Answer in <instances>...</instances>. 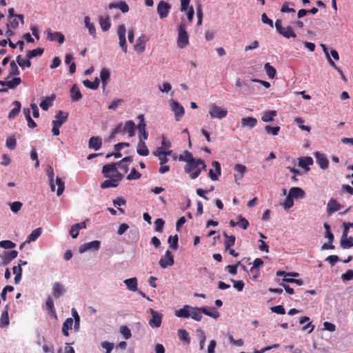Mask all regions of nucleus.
Returning a JSON list of instances; mask_svg holds the SVG:
<instances>
[{
    "instance_id": "1",
    "label": "nucleus",
    "mask_w": 353,
    "mask_h": 353,
    "mask_svg": "<svg viewBox=\"0 0 353 353\" xmlns=\"http://www.w3.org/2000/svg\"><path fill=\"white\" fill-rule=\"evenodd\" d=\"M174 314L179 318L187 319L191 317L196 321H200L203 317L202 307L185 305L182 308L175 310Z\"/></svg>"
},
{
    "instance_id": "2",
    "label": "nucleus",
    "mask_w": 353,
    "mask_h": 353,
    "mask_svg": "<svg viewBox=\"0 0 353 353\" xmlns=\"http://www.w3.org/2000/svg\"><path fill=\"white\" fill-rule=\"evenodd\" d=\"M46 174L48 177L50 189L52 192L55 190V185H57L58 188L57 191V196H60L64 191L65 189V183L64 182L57 176L55 179V182L54 181V170L52 166L48 165L46 170Z\"/></svg>"
},
{
    "instance_id": "3",
    "label": "nucleus",
    "mask_w": 353,
    "mask_h": 353,
    "mask_svg": "<svg viewBox=\"0 0 353 353\" xmlns=\"http://www.w3.org/2000/svg\"><path fill=\"white\" fill-rule=\"evenodd\" d=\"M102 174L103 176L108 179H119V182L123 179V175L118 171V169L116 168V164H107L103 166L102 168Z\"/></svg>"
},
{
    "instance_id": "4",
    "label": "nucleus",
    "mask_w": 353,
    "mask_h": 353,
    "mask_svg": "<svg viewBox=\"0 0 353 353\" xmlns=\"http://www.w3.org/2000/svg\"><path fill=\"white\" fill-rule=\"evenodd\" d=\"M189 44V37L186 32V25L181 21L178 27L177 45L180 48H184Z\"/></svg>"
},
{
    "instance_id": "5",
    "label": "nucleus",
    "mask_w": 353,
    "mask_h": 353,
    "mask_svg": "<svg viewBox=\"0 0 353 353\" xmlns=\"http://www.w3.org/2000/svg\"><path fill=\"white\" fill-rule=\"evenodd\" d=\"M200 159H194L192 161L185 165L184 170L186 173L190 174L191 179H196L201 174L199 168Z\"/></svg>"
},
{
    "instance_id": "6",
    "label": "nucleus",
    "mask_w": 353,
    "mask_h": 353,
    "mask_svg": "<svg viewBox=\"0 0 353 353\" xmlns=\"http://www.w3.org/2000/svg\"><path fill=\"white\" fill-rule=\"evenodd\" d=\"M208 114L211 119H222L227 116L228 110L215 103H211L209 105Z\"/></svg>"
},
{
    "instance_id": "7",
    "label": "nucleus",
    "mask_w": 353,
    "mask_h": 353,
    "mask_svg": "<svg viewBox=\"0 0 353 353\" xmlns=\"http://www.w3.org/2000/svg\"><path fill=\"white\" fill-rule=\"evenodd\" d=\"M275 28L276 31L284 37L285 38L289 39L291 37L295 38L296 34L294 32L291 26L283 27L282 21L281 19H276L275 21Z\"/></svg>"
},
{
    "instance_id": "8",
    "label": "nucleus",
    "mask_w": 353,
    "mask_h": 353,
    "mask_svg": "<svg viewBox=\"0 0 353 353\" xmlns=\"http://www.w3.org/2000/svg\"><path fill=\"white\" fill-rule=\"evenodd\" d=\"M117 34L119 37V46L121 47L122 51L124 53H127L128 52V46L126 43V28L124 24H120L118 26L117 30Z\"/></svg>"
},
{
    "instance_id": "9",
    "label": "nucleus",
    "mask_w": 353,
    "mask_h": 353,
    "mask_svg": "<svg viewBox=\"0 0 353 353\" xmlns=\"http://www.w3.org/2000/svg\"><path fill=\"white\" fill-rule=\"evenodd\" d=\"M101 241L94 240L88 243H85L79 247V252L83 254L87 251L97 252L99 250Z\"/></svg>"
},
{
    "instance_id": "10",
    "label": "nucleus",
    "mask_w": 353,
    "mask_h": 353,
    "mask_svg": "<svg viewBox=\"0 0 353 353\" xmlns=\"http://www.w3.org/2000/svg\"><path fill=\"white\" fill-rule=\"evenodd\" d=\"M174 263V255L168 250L165 254L161 256L159 261V264L162 269H165L168 266H172Z\"/></svg>"
},
{
    "instance_id": "11",
    "label": "nucleus",
    "mask_w": 353,
    "mask_h": 353,
    "mask_svg": "<svg viewBox=\"0 0 353 353\" xmlns=\"http://www.w3.org/2000/svg\"><path fill=\"white\" fill-rule=\"evenodd\" d=\"M169 103L171 107V110L174 113L176 121H179L181 118L184 115V108L179 102L173 99L170 100Z\"/></svg>"
},
{
    "instance_id": "12",
    "label": "nucleus",
    "mask_w": 353,
    "mask_h": 353,
    "mask_svg": "<svg viewBox=\"0 0 353 353\" xmlns=\"http://www.w3.org/2000/svg\"><path fill=\"white\" fill-rule=\"evenodd\" d=\"M171 9V5L164 1H160L157 5V11L161 19L168 17Z\"/></svg>"
},
{
    "instance_id": "13",
    "label": "nucleus",
    "mask_w": 353,
    "mask_h": 353,
    "mask_svg": "<svg viewBox=\"0 0 353 353\" xmlns=\"http://www.w3.org/2000/svg\"><path fill=\"white\" fill-rule=\"evenodd\" d=\"M66 289L65 286L60 282H54L52 288V296L57 299L65 294Z\"/></svg>"
},
{
    "instance_id": "14",
    "label": "nucleus",
    "mask_w": 353,
    "mask_h": 353,
    "mask_svg": "<svg viewBox=\"0 0 353 353\" xmlns=\"http://www.w3.org/2000/svg\"><path fill=\"white\" fill-rule=\"evenodd\" d=\"M152 314V319L149 321V324L152 327H159L161 325L163 315L153 309H150Z\"/></svg>"
},
{
    "instance_id": "15",
    "label": "nucleus",
    "mask_w": 353,
    "mask_h": 353,
    "mask_svg": "<svg viewBox=\"0 0 353 353\" xmlns=\"http://www.w3.org/2000/svg\"><path fill=\"white\" fill-rule=\"evenodd\" d=\"M139 121L137 128L139 132V137L141 136V140H146L148 137V134L146 132V124L145 123L144 117L143 114H140L137 117Z\"/></svg>"
},
{
    "instance_id": "16",
    "label": "nucleus",
    "mask_w": 353,
    "mask_h": 353,
    "mask_svg": "<svg viewBox=\"0 0 353 353\" xmlns=\"http://www.w3.org/2000/svg\"><path fill=\"white\" fill-rule=\"evenodd\" d=\"M149 40V37L148 35L145 34H142L138 39H137V42L134 46V49L135 51L139 52L140 53L143 52L145 48V43Z\"/></svg>"
},
{
    "instance_id": "17",
    "label": "nucleus",
    "mask_w": 353,
    "mask_h": 353,
    "mask_svg": "<svg viewBox=\"0 0 353 353\" xmlns=\"http://www.w3.org/2000/svg\"><path fill=\"white\" fill-rule=\"evenodd\" d=\"M47 33V39L51 41H57L59 44L63 43L65 41L64 35L60 32H52L50 29L46 30Z\"/></svg>"
},
{
    "instance_id": "18",
    "label": "nucleus",
    "mask_w": 353,
    "mask_h": 353,
    "mask_svg": "<svg viewBox=\"0 0 353 353\" xmlns=\"http://www.w3.org/2000/svg\"><path fill=\"white\" fill-rule=\"evenodd\" d=\"M172 153V150H168V152H163L161 148H157L155 152H154V155L157 157L159 160V164H166L169 159L168 157L171 156Z\"/></svg>"
},
{
    "instance_id": "19",
    "label": "nucleus",
    "mask_w": 353,
    "mask_h": 353,
    "mask_svg": "<svg viewBox=\"0 0 353 353\" xmlns=\"http://www.w3.org/2000/svg\"><path fill=\"white\" fill-rule=\"evenodd\" d=\"M314 157L316 158V163L321 169L325 170L328 168L329 161L324 154L316 152L314 153Z\"/></svg>"
},
{
    "instance_id": "20",
    "label": "nucleus",
    "mask_w": 353,
    "mask_h": 353,
    "mask_svg": "<svg viewBox=\"0 0 353 353\" xmlns=\"http://www.w3.org/2000/svg\"><path fill=\"white\" fill-rule=\"evenodd\" d=\"M343 205L338 203L337 201L333 198L330 199L327 204V213L328 216H331L335 212L341 210Z\"/></svg>"
},
{
    "instance_id": "21",
    "label": "nucleus",
    "mask_w": 353,
    "mask_h": 353,
    "mask_svg": "<svg viewBox=\"0 0 353 353\" xmlns=\"http://www.w3.org/2000/svg\"><path fill=\"white\" fill-rule=\"evenodd\" d=\"M212 165L215 169V172L213 170L210 169L209 170L208 176L212 181H216L219 179V176L221 174V165L218 161H212Z\"/></svg>"
},
{
    "instance_id": "22",
    "label": "nucleus",
    "mask_w": 353,
    "mask_h": 353,
    "mask_svg": "<svg viewBox=\"0 0 353 353\" xmlns=\"http://www.w3.org/2000/svg\"><path fill=\"white\" fill-rule=\"evenodd\" d=\"M137 128V127L133 121H128L124 123L123 130L128 133L129 137H132L135 135Z\"/></svg>"
},
{
    "instance_id": "23",
    "label": "nucleus",
    "mask_w": 353,
    "mask_h": 353,
    "mask_svg": "<svg viewBox=\"0 0 353 353\" xmlns=\"http://www.w3.org/2000/svg\"><path fill=\"white\" fill-rule=\"evenodd\" d=\"M5 256L2 257L1 264L2 265H8L13 259H16L18 256V252L17 250H11L6 252Z\"/></svg>"
},
{
    "instance_id": "24",
    "label": "nucleus",
    "mask_w": 353,
    "mask_h": 353,
    "mask_svg": "<svg viewBox=\"0 0 353 353\" xmlns=\"http://www.w3.org/2000/svg\"><path fill=\"white\" fill-rule=\"evenodd\" d=\"M288 193L290 196L296 200L304 198L305 195L304 190L299 187H293L290 188Z\"/></svg>"
},
{
    "instance_id": "25",
    "label": "nucleus",
    "mask_w": 353,
    "mask_h": 353,
    "mask_svg": "<svg viewBox=\"0 0 353 353\" xmlns=\"http://www.w3.org/2000/svg\"><path fill=\"white\" fill-rule=\"evenodd\" d=\"M110 9H119L123 13H126L129 11V6L125 1H119L117 3H110L108 5Z\"/></svg>"
},
{
    "instance_id": "26",
    "label": "nucleus",
    "mask_w": 353,
    "mask_h": 353,
    "mask_svg": "<svg viewBox=\"0 0 353 353\" xmlns=\"http://www.w3.org/2000/svg\"><path fill=\"white\" fill-rule=\"evenodd\" d=\"M137 152L143 157H146L149 154L150 152L148 149L146 144L143 140H141V136H139V140L137 146Z\"/></svg>"
},
{
    "instance_id": "27",
    "label": "nucleus",
    "mask_w": 353,
    "mask_h": 353,
    "mask_svg": "<svg viewBox=\"0 0 353 353\" xmlns=\"http://www.w3.org/2000/svg\"><path fill=\"white\" fill-rule=\"evenodd\" d=\"M123 283L126 285L127 288L131 292L138 291V281L136 277L125 279Z\"/></svg>"
},
{
    "instance_id": "28",
    "label": "nucleus",
    "mask_w": 353,
    "mask_h": 353,
    "mask_svg": "<svg viewBox=\"0 0 353 353\" xmlns=\"http://www.w3.org/2000/svg\"><path fill=\"white\" fill-rule=\"evenodd\" d=\"M313 164V159L310 157H305L299 159V166L303 168L306 172H308L310 168V165Z\"/></svg>"
},
{
    "instance_id": "29",
    "label": "nucleus",
    "mask_w": 353,
    "mask_h": 353,
    "mask_svg": "<svg viewBox=\"0 0 353 353\" xmlns=\"http://www.w3.org/2000/svg\"><path fill=\"white\" fill-rule=\"evenodd\" d=\"M99 23L101 30L103 32H106V31L109 30L111 27L110 20L108 15L99 16Z\"/></svg>"
},
{
    "instance_id": "30",
    "label": "nucleus",
    "mask_w": 353,
    "mask_h": 353,
    "mask_svg": "<svg viewBox=\"0 0 353 353\" xmlns=\"http://www.w3.org/2000/svg\"><path fill=\"white\" fill-rule=\"evenodd\" d=\"M102 145V140L99 137H92L88 143V148L94 150H99Z\"/></svg>"
},
{
    "instance_id": "31",
    "label": "nucleus",
    "mask_w": 353,
    "mask_h": 353,
    "mask_svg": "<svg viewBox=\"0 0 353 353\" xmlns=\"http://www.w3.org/2000/svg\"><path fill=\"white\" fill-rule=\"evenodd\" d=\"M202 307V314H204L211 318H213L214 319H217L220 314L217 311V310L214 307Z\"/></svg>"
},
{
    "instance_id": "32",
    "label": "nucleus",
    "mask_w": 353,
    "mask_h": 353,
    "mask_svg": "<svg viewBox=\"0 0 353 353\" xmlns=\"http://www.w3.org/2000/svg\"><path fill=\"white\" fill-rule=\"evenodd\" d=\"M46 306L49 315L54 317V319H57V315L56 310L54 308V302L50 296H48L47 298L46 301Z\"/></svg>"
},
{
    "instance_id": "33",
    "label": "nucleus",
    "mask_w": 353,
    "mask_h": 353,
    "mask_svg": "<svg viewBox=\"0 0 353 353\" xmlns=\"http://www.w3.org/2000/svg\"><path fill=\"white\" fill-rule=\"evenodd\" d=\"M55 99V95L52 94L51 97H46L41 100L39 106L43 110H48L53 103V101Z\"/></svg>"
},
{
    "instance_id": "34",
    "label": "nucleus",
    "mask_w": 353,
    "mask_h": 353,
    "mask_svg": "<svg viewBox=\"0 0 353 353\" xmlns=\"http://www.w3.org/2000/svg\"><path fill=\"white\" fill-rule=\"evenodd\" d=\"M70 97L72 101H78L82 99L81 92L76 84H74L70 89Z\"/></svg>"
},
{
    "instance_id": "35",
    "label": "nucleus",
    "mask_w": 353,
    "mask_h": 353,
    "mask_svg": "<svg viewBox=\"0 0 353 353\" xmlns=\"http://www.w3.org/2000/svg\"><path fill=\"white\" fill-rule=\"evenodd\" d=\"M110 77V72L108 69H106V68L101 69V70L100 72V79L101 81L102 88L103 90L105 89V88L108 85Z\"/></svg>"
},
{
    "instance_id": "36",
    "label": "nucleus",
    "mask_w": 353,
    "mask_h": 353,
    "mask_svg": "<svg viewBox=\"0 0 353 353\" xmlns=\"http://www.w3.org/2000/svg\"><path fill=\"white\" fill-rule=\"evenodd\" d=\"M257 124L256 119L248 117H243L241 119V125L242 127H248L249 128H254Z\"/></svg>"
},
{
    "instance_id": "37",
    "label": "nucleus",
    "mask_w": 353,
    "mask_h": 353,
    "mask_svg": "<svg viewBox=\"0 0 353 353\" xmlns=\"http://www.w3.org/2000/svg\"><path fill=\"white\" fill-rule=\"evenodd\" d=\"M13 105L14 106L9 112L8 114V119H14L20 112L21 104L19 101H14L12 103Z\"/></svg>"
},
{
    "instance_id": "38",
    "label": "nucleus",
    "mask_w": 353,
    "mask_h": 353,
    "mask_svg": "<svg viewBox=\"0 0 353 353\" xmlns=\"http://www.w3.org/2000/svg\"><path fill=\"white\" fill-rule=\"evenodd\" d=\"M73 325V319L72 318H67L65 321L63 323L61 331L64 336H69V330L72 328Z\"/></svg>"
},
{
    "instance_id": "39",
    "label": "nucleus",
    "mask_w": 353,
    "mask_h": 353,
    "mask_svg": "<svg viewBox=\"0 0 353 353\" xmlns=\"http://www.w3.org/2000/svg\"><path fill=\"white\" fill-rule=\"evenodd\" d=\"M21 83L19 77H14L11 80L6 79L3 81V86H7L9 89H14Z\"/></svg>"
},
{
    "instance_id": "40",
    "label": "nucleus",
    "mask_w": 353,
    "mask_h": 353,
    "mask_svg": "<svg viewBox=\"0 0 353 353\" xmlns=\"http://www.w3.org/2000/svg\"><path fill=\"white\" fill-rule=\"evenodd\" d=\"M119 179L118 178L115 179H109L105 180L103 182H102L101 183V188L102 189H106V188H116L119 185Z\"/></svg>"
},
{
    "instance_id": "41",
    "label": "nucleus",
    "mask_w": 353,
    "mask_h": 353,
    "mask_svg": "<svg viewBox=\"0 0 353 353\" xmlns=\"http://www.w3.org/2000/svg\"><path fill=\"white\" fill-rule=\"evenodd\" d=\"M277 115L276 110H269L263 112L261 116V120L263 122H272L274 121V117Z\"/></svg>"
},
{
    "instance_id": "42",
    "label": "nucleus",
    "mask_w": 353,
    "mask_h": 353,
    "mask_svg": "<svg viewBox=\"0 0 353 353\" xmlns=\"http://www.w3.org/2000/svg\"><path fill=\"white\" fill-rule=\"evenodd\" d=\"M41 228H37L34 230L28 236L26 243H30V242L35 241L41 234Z\"/></svg>"
},
{
    "instance_id": "43",
    "label": "nucleus",
    "mask_w": 353,
    "mask_h": 353,
    "mask_svg": "<svg viewBox=\"0 0 353 353\" xmlns=\"http://www.w3.org/2000/svg\"><path fill=\"white\" fill-rule=\"evenodd\" d=\"M85 26L88 29L89 34L94 38L96 37V29L94 25L90 22V19L88 16L84 17Z\"/></svg>"
},
{
    "instance_id": "44",
    "label": "nucleus",
    "mask_w": 353,
    "mask_h": 353,
    "mask_svg": "<svg viewBox=\"0 0 353 353\" xmlns=\"http://www.w3.org/2000/svg\"><path fill=\"white\" fill-rule=\"evenodd\" d=\"M223 236L225 238L224 241V245L225 250L229 249L231 246L235 243L236 238L234 235L229 236L225 232H223Z\"/></svg>"
},
{
    "instance_id": "45",
    "label": "nucleus",
    "mask_w": 353,
    "mask_h": 353,
    "mask_svg": "<svg viewBox=\"0 0 353 353\" xmlns=\"http://www.w3.org/2000/svg\"><path fill=\"white\" fill-rule=\"evenodd\" d=\"M10 323L9 316H8V306H6V310L1 313L0 318V327H4L8 325Z\"/></svg>"
},
{
    "instance_id": "46",
    "label": "nucleus",
    "mask_w": 353,
    "mask_h": 353,
    "mask_svg": "<svg viewBox=\"0 0 353 353\" xmlns=\"http://www.w3.org/2000/svg\"><path fill=\"white\" fill-rule=\"evenodd\" d=\"M83 83L86 88L95 90L99 88L100 81L99 78L96 77L94 81L86 79L83 81Z\"/></svg>"
},
{
    "instance_id": "47",
    "label": "nucleus",
    "mask_w": 353,
    "mask_h": 353,
    "mask_svg": "<svg viewBox=\"0 0 353 353\" xmlns=\"http://www.w3.org/2000/svg\"><path fill=\"white\" fill-rule=\"evenodd\" d=\"M10 71L8 74V76L6 77V79H9L11 77L18 76L20 74V71H19L15 61H12L10 63Z\"/></svg>"
},
{
    "instance_id": "48",
    "label": "nucleus",
    "mask_w": 353,
    "mask_h": 353,
    "mask_svg": "<svg viewBox=\"0 0 353 353\" xmlns=\"http://www.w3.org/2000/svg\"><path fill=\"white\" fill-rule=\"evenodd\" d=\"M16 62L23 69L24 68H30L31 66L30 59H28V58L23 59L21 55H18L17 57Z\"/></svg>"
},
{
    "instance_id": "49",
    "label": "nucleus",
    "mask_w": 353,
    "mask_h": 353,
    "mask_svg": "<svg viewBox=\"0 0 353 353\" xmlns=\"http://www.w3.org/2000/svg\"><path fill=\"white\" fill-rule=\"evenodd\" d=\"M195 158L193 157L192 154L188 150H185L183 154H180L178 157V160L179 161L186 162L187 164L192 161Z\"/></svg>"
},
{
    "instance_id": "50",
    "label": "nucleus",
    "mask_w": 353,
    "mask_h": 353,
    "mask_svg": "<svg viewBox=\"0 0 353 353\" xmlns=\"http://www.w3.org/2000/svg\"><path fill=\"white\" fill-rule=\"evenodd\" d=\"M178 336L181 341H185L187 344H190L191 339L189 336L188 332L184 329H179L178 330Z\"/></svg>"
},
{
    "instance_id": "51",
    "label": "nucleus",
    "mask_w": 353,
    "mask_h": 353,
    "mask_svg": "<svg viewBox=\"0 0 353 353\" xmlns=\"http://www.w3.org/2000/svg\"><path fill=\"white\" fill-rule=\"evenodd\" d=\"M43 52H44V49L42 48H37L36 49L29 50L27 52L26 58H28V59H31L37 56H41L43 54Z\"/></svg>"
},
{
    "instance_id": "52",
    "label": "nucleus",
    "mask_w": 353,
    "mask_h": 353,
    "mask_svg": "<svg viewBox=\"0 0 353 353\" xmlns=\"http://www.w3.org/2000/svg\"><path fill=\"white\" fill-rule=\"evenodd\" d=\"M196 334L199 339V348L200 350H203L204 348L205 342L206 340L205 332L199 328L196 330Z\"/></svg>"
},
{
    "instance_id": "53",
    "label": "nucleus",
    "mask_w": 353,
    "mask_h": 353,
    "mask_svg": "<svg viewBox=\"0 0 353 353\" xmlns=\"http://www.w3.org/2000/svg\"><path fill=\"white\" fill-rule=\"evenodd\" d=\"M264 70L270 79L274 78L276 73V69L269 63H266L264 65Z\"/></svg>"
},
{
    "instance_id": "54",
    "label": "nucleus",
    "mask_w": 353,
    "mask_h": 353,
    "mask_svg": "<svg viewBox=\"0 0 353 353\" xmlns=\"http://www.w3.org/2000/svg\"><path fill=\"white\" fill-rule=\"evenodd\" d=\"M179 237L177 234L174 236H170L168 237V243L170 245V248L173 250H176L178 248Z\"/></svg>"
},
{
    "instance_id": "55",
    "label": "nucleus",
    "mask_w": 353,
    "mask_h": 353,
    "mask_svg": "<svg viewBox=\"0 0 353 353\" xmlns=\"http://www.w3.org/2000/svg\"><path fill=\"white\" fill-rule=\"evenodd\" d=\"M172 144L171 142L166 139V138L164 136L161 137V145L158 148H161L163 152H168V150H170V148H171Z\"/></svg>"
},
{
    "instance_id": "56",
    "label": "nucleus",
    "mask_w": 353,
    "mask_h": 353,
    "mask_svg": "<svg viewBox=\"0 0 353 353\" xmlns=\"http://www.w3.org/2000/svg\"><path fill=\"white\" fill-rule=\"evenodd\" d=\"M234 169L237 172L236 174H239V179H242L246 172V167L241 164H236Z\"/></svg>"
},
{
    "instance_id": "57",
    "label": "nucleus",
    "mask_w": 353,
    "mask_h": 353,
    "mask_svg": "<svg viewBox=\"0 0 353 353\" xmlns=\"http://www.w3.org/2000/svg\"><path fill=\"white\" fill-rule=\"evenodd\" d=\"M68 117V113H65L61 110H59L55 115L56 120H54L53 121H61L62 122L63 125L66 121Z\"/></svg>"
},
{
    "instance_id": "58",
    "label": "nucleus",
    "mask_w": 353,
    "mask_h": 353,
    "mask_svg": "<svg viewBox=\"0 0 353 353\" xmlns=\"http://www.w3.org/2000/svg\"><path fill=\"white\" fill-rule=\"evenodd\" d=\"M6 147L10 150L15 149L17 146V140L14 137H9L6 139Z\"/></svg>"
},
{
    "instance_id": "59",
    "label": "nucleus",
    "mask_w": 353,
    "mask_h": 353,
    "mask_svg": "<svg viewBox=\"0 0 353 353\" xmlns=\"http://www.w3.org/2000/svg\"><path fill=\"white\" fill-rule=\"evenodd\" d=\"M120 332L125 339H129L132 336L131 331L126 325H122L120 327Z\"/></svg>"
},
{
    "instance_id": "60",
    "label": "nucleus",
    "mask_w": 353,
    "mask_h": 353,
    "mask_svg": "<svg viewBox=\"0 0 353 353\" xmlns=\"http://www.w3.org/2000/svg\"><path fill=\"white\" fill-rule=\"evenodd\" d=\"M265 130L268 134H270L272 135H277L278 133L280 131V127L279 126H274L272 127L270 125H265Z\"/></svg>"
},
{
    "instance_id": "61",
    "label": "nucleus",
    "mask_w": 353,
    "mask_h": 353,
    "mask_svg": "<svg viewBox=\"0 0 353 353\" xmlns=\"http://www.w3.org/2000/svg\"><path fill=\"white\" fill-rule=\"evenodd\" d=\"M16 244L10 240H3L0 241V247L4 249H12Z\"/></svg>"
},
{
    "instance_id": "62",
    "label": "nucleus",
    "mask_w": 353,
    "mask_h": 353,
    "mask_svg": "<svg viewBox=\"0 0 353 353\" xmlns=\"http://www.w3.org/2000/svg\"><path fill=\"white\" fill-rule=\"evenodd\" d=\"M294 205V199L288 194L285 197L283 206L285 209H289Z\"/></svg>"
},
{
    "instance_id": "63",
    "label": "nucleus",
    "mask_w": 353,
    "mask_h": 353,
    "mask_svg": "<svg viewBox=\"0 0 353 353\" xmlns=\"http://www.w3.org/2000/svg\"><path fill=\"white\" fill-rule=\"evenodd\" d=\"M123 102L122 99H114L111 103L108 105L109 110H115Z\"/></svg>"
},
{
    "instance_id": "64",
    "label": "nucleus",
    "mask_w": 353,
    "mask_h": 353,
    "mask_svg": "<svg viewBox=\"0 0 353 353\" xmlns=\"http://www.w3.org/2000/svg\"><path fill=\"white\" fill-rule=\"evenodd\" d=\"M141 174L137 171L135 168L131 170L130 173L127 176L126 179L129 181L138 179L141 177Z\"/></svg>"
}]
</instances>
